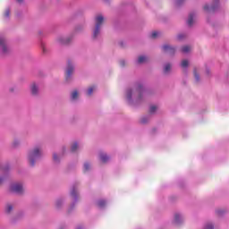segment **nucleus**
I'll list each match as a JSON object with an SVG mask.
<instances>
[{
	"label": "nucleus",
	"instance_id": "f257e3e1",
	"mask_svg": "<svg viewBox=\"0 0 229 229\" xmlns=\"http://www.w3.org/2000/svg\"><path fill=\"white\" fill-rule=\"evenodd\" d=\"M149 94V90L144 86V82L137 81L133 88H127L125 91V99L131 106L140 105L146 101V98Z\"/></svg>",
	"mask_w": 229,
	"mask_h": 229
},
{
	"label": "nucleus",
	"instance_id": "f03ea898",
	"mask_svg": "<svg viewBox=\"0 0 229 229\" xmlns=\"http://www.w3.org/2000/svg\"><path fill=\"white\" fill-rule=\"evenodd\" d=\"M70 196L72 198V204L68 208L69 214H71L72 210H74V207L76 203H78V198L80 196V191H79V184L78 182H75L72 184L71 190H70Z\"/></svg>",
	"mask_w": 229,
	"mask_h": 229
},
{
	"label": "nucleus",
	"instance_id": "7ed1b4c3",
	"mask_svg": "<svg viewBox=\"0 0 229 229\" xmlns=\"http://www.w3.org/2000/svg\"><path fill=\"white\" fill-rule=\"evenodd\" d=\"M29 164L31 167H34L35 164H37L39 158H42V152H40V148L38 147L34 148L32 150L29 152Z\"/></svg>",
	"mask_w": 229,
	"mask_h": 229
},
{
	"label": "nucleus",
	"instance_id": "20e7f679",
	"mask_svg": "<svg viewBox=\"0 0 229 229\" xmlns=\"http://www.w3.org/2000/svg\"><path fill=\"white\" fill-rule=\"evenodd\" d=\"M0 54L3 55V56L10 55V47L8 46V40L4 35L0 36Z\"/></svg>",
	"mask_w": 229,
	"mask_h": 229
},
{
	"label": "nucleus",
	"instance_id": "39448f33",
	"mask_svg": "<svg viewBox=\"0 0 229 229\" xmlns=\"http://www.w3.org/2000/svg\"><path fill=\"white\" fill-rule=\"evenodd\" d=\"M96 25L93 30V38H98L99 32L101 31V26H103V21L105 18L102 15H98L95 18Z\"/></svg>",
	"mask_w": 229,
	"mask_h": 229
},
{
	"label": "nucleus",
	"instance_id": "423d86ee",
	"mask_svg": "<svg viewBox=\"0 0 229 229\" xmlns=\"http://www.w3.org/2000/svg\"><path fill=\"white\" fill-rule=\"evenodd\" d=\"M219 10V0H213L211 5L206 4L204 5V11L208 12V13H214Z\"/></svg>",
	"mask_w": 229,
	"mask_h": 229
},
{
	"label": "nucleus",
	"instance_id": "0eeeda50",
	"mask_svg": "<svg viewBox=\"0 0 229 229\" xmlns=\"http://www.w3.org/2000/svg\"><path fill=\"white\" fill-rule=\"evenodd\" d=\"M72 72H74V64H72V61L68 60L65 75L66 81H71V78H72Z\"/></svg>",
	"mask_w": 229,
	"mask_h": 229
},
{
	"label": "nucleus",
	"instance_id": "6e6552de",
	"mask_svg": "<svg viewBox=\"0 0 229 229\" xmlns=\"http://www.w3.org/2000/svg\"><path fill=\"white\" fill-rule=\"evenodd\" d=\"M10 191L15 194H22V184L20 182H13L10 185Z\"/></svg>",
	"mask_w": 229,
	"mask_h": 229
},
{
	"label": "nucleus",
	"instance_id": "1a4fd4ad",
	"mask_svg": "<svg viewBox=\"0 0 229 229\" xmlns=\"http://www.w3.org/2000/svg\"><path fill=\"white\" fill-rule=\"evenodd\" d=\"M59 44H62L63 46H67V44H71L72 40V36H61L57 38Z\"/></svg>",
	"mask_w": 229,
	"mask_h": 229
},
{
	"label": "nucleus",
	"instance_id": "9d476101",
	"mask_svg": "<svg viewBox=\"0 0 229 229\" xmlns=\"http://www.w3.org/2000/svg\"><path fill=\"white\" fill-rule=\"evenodd\" d=\"M162 49L165 53H167V55H170L171 56H173L174 53H176V47L164 45L162 47Z\"/></svg>",
	"mask_w": 229,
	"mask_h": 229
},
{
	"label": "nucleus",
	"instance_id": "9b49d317",
	"mask_svg": "<svg viewBox=\"0 0 229 229\" xmlns=\"http://www.w3.org/2000/svg\"><path fill=\"white\" fill-rule=\"evenodd\" d=\"M174 223L175 225H182V223H183V215H182V213H175L174 216Z\"/></svg>",
	"mask_w": 229,
	"mask_h": 229
},
{
	"label": "nucleus",
	"instance_id": "f8f14e48",
	"mask_svg": "<svg viewBox=\"0 0 229 229\" xmlns=\"http://www.w3.org/2000/svg\"><path fill=\"white\" fill-rule=\"evenodd\" d=\"M194 17H196V13L191 12L190 13L188 19H187V24L188 26H192V24H194Z\"/></svg>",
	"mask_w": 229,
	"mask_h": 229
},
{
	"label": "nucleus",
	"instance_id": "ddd939ff",
	"mask_svg": "<svg viewBox=\"0 0 229 229\" xmlns=\"http://www.w3.org/2000/svg\"><path fill=\"white\" fill-rule=\"evenodd\" d=\"M11 12H12V5H8L4 12V19H5V21L10 20Z\"/></svg>",
	"mask_w": 229,
	"mask_h": 229
},
{
	"label": "nucleus",
	"instance_id": "4468645a",
	"mask_svg": "<svg viewBox=\"0 0 229 229\" xmlns=\"http://www.w3.org/2000/svg\"><path fill=\"white\" fill-rule=\"evenodd\" d=\"M99 158H100V162H102V164H106V162H108V160H110V157L108 155H106V153H100Z\"/></svg>",
	"mask_w": 229,
	"mask_h": 229
},
{
	"label": "nucleus",
	"instance_id": "2eb2a0df",
	"mask_svg": "<svg viewBox=\"0 0 229 229\" xmlns=\"http://www.w3.org/2000/svg\"><path fill=\"white\" fill-rule=\"evenodd\" d=\"M97 207H98L100 210H103V208L106 207V200L103 199L97 200Z\"/></svg>",
	"mask_w": 229,
	"mask_h": 229
},
{
	"label": "nucleus",
	"instance_id": "dca6fc26",
	"mask_svg": "<svg viewBox=\"0 0 229 229\" xmlns=\"http://www.w3.org/2000/svg\"><path fill=\"white\" fill-rule=\"evenodd\" d=\"M149 119H151V114H147L141 117V119L140 120V123L141 124H148V123H149Z\"/></svg>",
	"mask_w": 229,
	"mask_h": 229
},
{
	"label": "nucleus",
	"instance_id": "f3484780",
	"mask_svg": "<svg viewBox=\"0 0 229 229\" xmlns=\"http://www.w3.org/2000/svg\"><path fill=\"white\" fill-rule=\"evenodd\" d=\"M30 90H31L32 96H37L38 94V87L37 86V84L33 83L30 86Z\"/></svg>",
	"mask_w": 229,
	"mask_h": 229
},
{
	"label": "nucleus",
	"instance_id": "a211bd4d",
	"mask_svg": "<svg viewBox=\"0 0 229 229\" xmlns=\"http://www.w3.org/2000/svg\"><path fill=\"white\" fill-rule=\"evenodd\" d=\"M216 216H218V217H223V216H225V214H226V209L225 208H218L216 210Z\"/></svg>",
	"mask_w": 229,
	"mask_h": 229
},
{
	"label": "nucleus",
	"instance_id": "6ab92c4d",
	"mask_svg": "<svg viewBox=\"0 0 229 229\" xmlns=\"http://www.w3.org/2000/svg\"><path fill=\"white\" fill-rule=\"evenodd\" d=\"M147 60H148V57H147V56H145V55H140V56L138 57L137 61H136V64H145V62H147Z\"/></svg>",
	"mask_w": 229,
	"mask_h": 229
},
{
	"label": "nucleus",
	"instance_id": "aec40b11",
	"mask_svg": "<svg viewBox=\"0 0 229 229\" xmlns=\"http://www.w3.org/2000/svg\"><path fill=\"white\" fill-rule=\"evenodd\" d=\"M63 205H64V199H62V198L57 199L56 201H55L56 208H62Z\"/></svg>",
	"mask_w": 229,
	"mask_h": 229
},
{
	"label": "nucleus",
	"instance_id": "412c9836",
	"mask_svg": "<svg viewBox=\"0 0 229 229\" xmlns=\"http://www.w3.org/2000/svg\"><path fill=\"white\" fill-rule=\"evenodd\" d=\"M72 153H76L78 151V142H73L71 147Z\"/></svg>",
	"mask_w": 229,
	"mask_h": 229
},
{
	"label": "nucleus",
	"instance_id": "4be33fe9",
	"mask_svg": "<svg viewBox=\"0 0 229 229\" xmlns=\"http://www.w3.org/2000/svg\"><path fill=\"white\" fill-rule=\"evenodd\" d=\"M13 210V206H12V204H6L5 205V213L6 214H10V212H12Z\"/></svg>",
	"mask_w": 229,
	"mask_h": 229
},
{
	"label": "nucleus",
	"instance_id": "5701e85b",
	"mask_svg": "<svg viewBox=\"0 0 229 229\" xmlns=\"http://www.w3.org/2000/svg\"><path fill=\"white\" fill-rule=\"evenodd\" d=\"M181 67H182V69H187L189 67V61L182 60L181 63Z\"/></svg>",
	"mask_w": 229,
	"mask_h": 229
},
{
	"label": "nucleus",
	"instance_id": "b1692460",
	"mask_svg": "<svg viewBox=\"0 0 229 229\" xmlns=\"http://www.w3.org/2000/svg\"><path fill=\"white\" fill-rule=\"evenodd\" d=\"M71 99H72V101L78 99V91L74 90V91L72 92V94H71Z\"/></svg>",
	"mask_w": 229,
	"mask_h": 229
},
{
	"label": "nucleus",
	"instance_id": "393cba45",
	"mask_svg": "<svg viewBox=\"0 0 229 229\" xmlns=\"http://www.w3.org/2000/svg\"><path fill=\"white\" fill-rule=\"evenodd\" d=\"M53 160L55 164H60V157L56 153L53 154Z\"/></svg>",
	"mask_w": 229,
	"mask_h": 229
},
{
	"label": "nucleus",
	"instance_id": "a878e982",
	"mask_svg": "<svg viewBox=\"0 0 229 229\" xmlns=\"http://www.w3.org/2000/svg\"><path fill=\"white\" fill-rule=\"evenodd\" d=\"M169 71H171V64H165L164 66V72L165 74H167V72H169Z\"/></svg>",
	"mask_w": 229,
	"mask_h": 229
},
{
	"label": "nucleus",
	"instance_id": "bb28decb",
	"mask_svg": "<svg viewBox=\"0 0 229 229\" xmlns=\"http://www.w3.org/2000/svg\"><path fill=\"white\" fill-rule=\"evenodd\" d=\"M159 36H160V32H158V31H153V32L150 34V38H158Z\"/></svg>",
	"mask_w": 229,
	"mask_h": 229
},
{
	"label": "nucleus",
	"instance_id": "cd10ccee",
	"mask_svg": "<svg viewBox=\"0 0 229 229\" xmlns=\"http://www.w3.org/2000/svg\"><path fill=\"white\" fill-rule=\"evenodd\" d=\"M2 171H4V173H8L10 171V164L6 163L3 167H2Z\"/></svg>",
	"mask_w": 229,
	"mask_h": 229
},
{
	"label": "nucleus",
	"instance_id": "c85d7f7f",
	"mask_svg": "<svg viewBox=\"0 0 229 229\" xmlns=\"http://www.w3.org/2000/svg\"><path fill=\"white\" fill-rule=\"evenodd\" d=\"M193 74H194L195 81L199 82V74L198 73V71L196 70V68L193 71Z\"/></svg>",
	"mask_w": 229,
	"mask_h": 229
},
{
	"label": "nucleus",
	"instance_id": "c756f323",
	"mask_svg": "<svg viewBox=\"0 0 229 229\" xmlns=\"http://www.w3.org/2000/svg\"><path fill=\"white\" fill-rule=\"evenodd\" d=\"M83 169H84V171H89L90 163L89 162H85L84 165H83Z\"/></svg>",
	"mask_w": 229,
	"mask_h": 229
},
{
	"label": "nucleus",
	"instance_id": "7c9ffc66",
	"mask_svg": "<svg viewBox=\"0 0 229 229\" xmlns=\"http://www.w3.org/2000/svg\"><path fill=\"white\" fill-rule=\"evenodd\" d=\"M203 229H214V224H212V223H207V224L204 225Z\"/></svg>",
	"mask_w": 229,
	"mask_h": 229
},
{
	"label": "nucleus",
	"instance_id": "2f4dec72",
	"mask_svg": "<svg viewBox=\"0 0 229 229\" xmlns=\"http://www.w3.org/2000/svg\"><path fill=\"white\" fill-rule=\"evenodd\" d=\"M21 144V140L19 139H15L13 142V148H17Z\"/></svg>",
	"mask_w": 229,
	"mask_h": 229
},
{
	"label": "nucleus",
	"instance_id": "473e14b6",
	"mask_svg": "<svg viewBox=\"0 0 229 229\" xmlns=\"http://www.w3.org/2000/svg\"><path fill=\"white\" fill-rule=\"evenodd\" d=\"M189 51H191V47H189V46H183L182 47V53H189Z\"/></svg>",
	"mask_w": 229,
	"mask_h": 229
},
{
	"label": "nucleus",
	"instance_id": "72a5a7b5",
	"mask_svg": "<svg viewBox=\"0 0 229 229\" xmlns=\"http://www.w3.org/2000/svg\"><path fill=\"white\" fill-rule=\"evenodd\" d=\"M185 0H175V6H182Z\"/></svg>",
	"mask_w": 229,
	"mask_h": 229
},
{
	"label": "nucleus",
	"instance_id": "f704fd0d",
	"mask_svg": "<svg viewBox=\"0 0 229 229\" xmlns=\"http://www.w3.org/2000/svg\"><path fill=\"white\" fill-rule=\"evenodd\" d=\"M155 112H157V107L156 106H151L149 107V114H155Z\"/></svg>",
	"mask_w": 229,
	"mask_h": 229
},
{
	"label": "nucleus",
	"instance_id": "c9c22d12",
	"mask_svg": "<svg viewBox=\"0 0 229 229\" xmlns=\"http://www.w3.org/2000/svg\"><path fill=\"white\" fill-rule=\"evenodd\" d=\"M94 92V88H89L87 91L88 96H92V93Z\"/></svg>",
	"mask_w": 229,
	"mask_h": 229
},
{
	"label": "nucleus",
	"instance_id": "e433bc0d",
	"mask_svg": "<svg viewBox=\"0 0 229 229\" xmlns=\"http://www.w3.org/2000/svg\"><path fill=\"white\" fill-rule=\"evenodd\" d=\"M177 38H178V40H183V38H185V36L183 34H179L177 36Z\"/></svg>",
	"mask_w": 229,
	"mask_h": 229
},
{
	"label": "nucleus",
	"instance_id": "4c0bfd02",
	"mask_svg": "<svg viewBox=\"0 0 229 229\" xmlns=\"http://www.w3.org/2000/svg\"><path fill=\"white\" fill-rule=\"evenodd\" d=\"M81 30H83V26L79 25L75 28V31H81Z\"/></svg>",
	"mask_w": 229,
	"mask_h": 229
},
{
	"label": "nucleus",
	"instance_id": "58836bf2",
	"mask_svg": "<svg viewBox=\"0 0 229 229\" xmlns=\"http://www.w3.org/2000/svg\"><path fill=\"white\" fill-rule=\"evenodd\" d=\"M120 65H121V67H124V65H126V61L120 60Z\"/></svg>",
	"mask_w": 229,
	"mask_h": 229
},
{
	"label": "nucleus",
	"instance_id": "ea45409f",
	"mask_svg": "<svg viewBox=\"0 0 229 229\" xmlns=\"http://www.w3.org/2000/svg\"><path fill=\"white\" fill-rule=\"evenodd\" d=\"M41 49H42V52L46 54V46H44L43 43L41 44Z\"/></svg>",
	"mask_w": 229,
	"mask_h": 229
},
{
	"label": "nucleus",
	"instance_id": "a19ab883",
	"mask_svg": "<svg viewBox=\"0 0 229 229\" xmlns=\"http://www.w3.org/2000/svg\"><path fill=\"white\" fill-rule=\"evenodd\" d=\"M16 15H17V17H22V13H21V12H16Z\"/></svg>",
	"mask_w": 229,
	"mask_h": 229
},
{
	"label": "nucleus",
	"instance_id": "79ce46f5",
	"mask_svg": "<svg viewBox=\"0 0 229 229\" xmlns=\"http://www.w3.org/2000/svg\"><path fill=\"white\" fill-rule=\"evenodd\" d=\"M75 229H85L83 225H78Z\"/></svg>",
	"mask_w": 229,
	"mask_h": 229
},
{
	"label": "nucleus",
	"instance_id": "37998d69",
	"mask_svg": "<svg viewBox=\"0 0 229 229\" xmlns=\"http://www.w3.org/2000/svg\"><path fill=\"white\" fill-rule=\"evenodd\" d=\"M17 3H19V4H22V3H24V0H16Z\"/></svg>",
	"mask_w": 229,
	"mask_h": 229
},
{
	"label": "nucleus",
	"instance_id": "c03bdc74",
	"mask_svg": "<svg viewBox=\"0 0 229 229\" xmlns=\"http://www.w3.org/2000/svg\"><path fill=\"white\" fill-rule=\"evenodd\" d=\"M206 72H207V74H208V76L210 74V70H208V69H207L206 70Z\"/></svg>",
	"mask_w": 229,
	"mask_h": 229
},
{
	"label": "nucleus",
	"instance_id": "a18cd8bd",
	"mask_svg": "<svg viewBox=\"0 0 229 229\" xmlns=\"http://www.w3.org/2000/svg\"><path fill=\"white\" fill-rule=\"evenodd\" d=\"M63 155H65V147L63 148Z\"/></svg>",
	"mask_w": 229,
	"mask_h": 229
},
{
	"label": "nucleus",
	"instance_id": "49530a36",
	"mask_svg": "<svg viewBox=\"0 0 229 229\" xmlns=\"http://www.w3.org/2000/svg\"><path fill=\"white\" fill-rule=\"evenodd\" d=\"M104 3H110V0H104Z\"/></svg>",
	"mask_w": 229,
	"mask_h": 229
},
{
	"label": "nucleus",
	"instance_id": "de8ad7c7",
	"mask_svg": "<svg viewBox=\"0 0 229 229\" xmlns=\"http://www.w3.org/2000/svg\"><path fill=\"white\" fill-rule=\"evenodd\" d=\"M123 6H126V3H123Z\"/></svg>",
	"mask_w": 229,
	"mask_h": 229
},
{
	"label": "nucleus",
	"instance_id": "09e8293b",
	"mask_svg": "<svg viewBox=\"0 0 229 229\" xmlns=\"http://www.w3.org/2000/svg\"><path fill=\"white\" fill-rule=\"evenodd\" d=\"M60 229H65L64 227H61Z\"/></svg>",
	"mask_w": 229,
	"mask_h": 229
},
{
	"label": "nucleus",
	"instance_id": "8fccbe9b",
	"mask_svg": "<svg viewBox=\"0 0 229 229\" xmlns=\"http://www.w3.org/2000/svg\"><path fill=\"white\" fill-rule=\"evenodd\" d=\"M0 170H1V165H0Z\"/></svg>",
	"mask_w": 229,
	"mask_h": 229
}]
</instances>
